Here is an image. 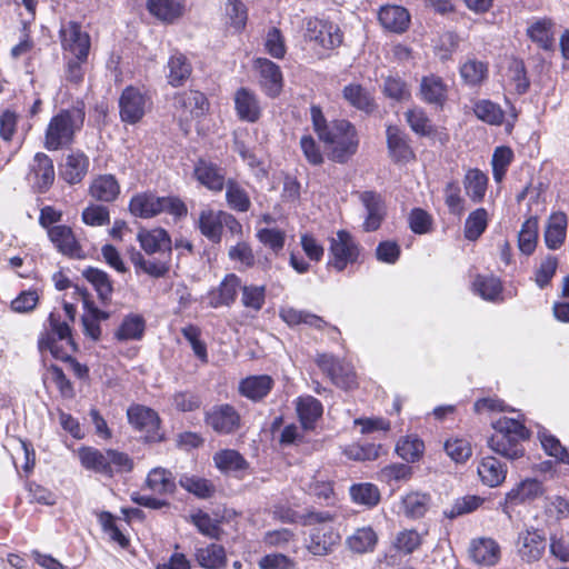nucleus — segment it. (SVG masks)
<instances>
[{
	"label": "nucleus",
	"mask_w": 569,
	"mask_h": 569,
	"mask_svg": "<svg viewBox=\"0 0 569 569\" xmlns=\"http://www.w3.org/2000/svg\"><path fill=\"white\" fill-rule=\"evenodd\" d=\"M129 211L141 219H150L162 212L180 218L188 212L186 204L179 198L159 197L150 191L134 194L130 199Z\"/></svg>",
	"instance_id": "0eeeda50"
},
{
	"label": "nucleus",
	"mask_w": 569,
	"mask_h": 569,
	"mask_svg": "<svg viewBox=\"0 0 569 569\" xmlns=\"http://www.w3.org/2000/svg\"><path fill=\"white\" fill-rule=\"evenodd\" d=\"M513 159V152L509 147H497L493 151L491 166L492 176L496 182H501L507 169Z\"/></svg>",
	"instance_id": "e2e57ef3"
},
{
	"label": "nucleus",
	"mask_w": 569,
	"mask_h": 569,
	"mask_svg": "<svg viewBox=\"0 0 569 569\" xmlns=\"http://www.w3.org/2000/svg\"><path fill=\"white\" fill-rule=\"evenodd\" d=\"M216 467L224 472L244 470L248 467L246 459L236 450L224 449L213 455Z\"/></svg>",
	"instance_id": "09e8293b"
},
{
	"label": "nucleus",
	"mask_w": 569,
	"mask_h": 569,
	"mask_svg": "<svg viewBox=\"0 0 569 569\" xmlns=\"http://www.w3.org/2000/svg\"><path fill=\"white\" fill-rule=\"evenodd\" d=\"M88 156L80 150H71L59 166L60 177L69 184L80 183L89 171Z\"/></svg>",
	"instance_id": "6ab92c4d"
},
{
	"label": "nucleus",
	"mask_w": 569,
	"mask_h": 569,
	"mask_svg": "<svg viewBox=\"0 0 569 569\" xmlns=\"http://www.w3.org/2000/svg\"><path fill=\"white\" fill-rule=\"evenodd\" d=\"M406 119L412 131L420 136H430L435 131L430 119L420 108L408 110L406 113Z\"/></svg>",
	"instance_id": "774afa93"
},
{
	"label": "nucleus",
	"mask_w": 569,
	"mask_h": 569,
	"mask_svg": "<svg viewBox=\"0 0 569 569\" xmlns=\"http://www.w3.org/2000/svg\"><path fill=\"white\" fill-rule=\"evenodd\" d=\"M176 106L189 112L191 117H200L208 110L206 96L197 90L181 92L174 98Z\"/></svg>",
	"instance_id": "4c0bfd02"
},
{
	"label": "nucleus",
	"mask_w": 569,
	"mask_h": 569,
	"mask_svg": "<svg viewBox=\"0 0 569 569\" xmlns=\"http://www.w3.org/2000/svg\"><path fill=\"white\" fill-rule=\"evenodd\" d=\"M146 486L154 493L167 495L174 491L176 481L170 470L156 467L149 471Z\"/></svg>",
	"instance_id": "ea45409f"
},
{
	"label": "nucleus",
	"mask_w": 569,
	"mask_h": 569,
	"mask_svg": "<svg viewBox=\"0 0 569 569\" xmlns=\"http://www.w3.org/2000/svg\"><path fill=\"white\" fill-rule=\"evenodd\" d=\"M82 274L93 286L100 300L108 301L110 299L112 283L107 272L97 268H87Z\"/></svg>",
	"instance_id": "6e6d98bb"
},
{
	"label": "nucleus",
	"mask_w": 569,
	"mask_h": 569,
	"mask_svg": "<svg viewBox=\"0 0 569 569\" xmlns=\"http://www.w3.org/2000/svg\"><path fill=\"white\" fill-rule=\"evenodd\" d=\"M430 505L431 497L428 493L413 491L402 498L401 510L406 517L419 519L427 513Z\"/></svg>",
	"instance_id": "58836bf2"
},
{
	"label": "nucleus",
	"mask_w": 569,
	"mask_h": 569,
	"mask_svg": "<svg viewBox=\"0 0 569 569\" xmlns=\"http://www.w3.org/2000/svg\"><path fill=\"white\" fill-rule=\"evenodd\" d=\"M168 70L169 83L173 87H179L190 77L192 68L186 56L176 52L168 61Z\"/></svg>",
	"instance_id": "37998d69"
},
{
	"label": "nucleus",
	"mask_w": 569,
	"mask_h": 569,
	"mask_svg": "<svg viewBox=\"0 0 569 569\" xmlns=\"http://www.w3.org/2000/svg\"><path fill=\"white\" fill-rule=\"evenodd\" d=\"M241 302L244 308L253 311L262 309L266 301V287L264 286H242L241 284Z\"/></svg>",
	"instance_id": "0e129e2a"
},
{
	"label": "nucleus",
	"mask_w": 569,
	"mask_h": 569,
	"mask_svg": "<svg viewBox=\"0 0 569 569\" xmlns=\"http://www.w3.org/2000/svg\"><path fill=\"white\" fill-rule=\"evenodd\" d=\"M150 106L147 92L133 86L127 87L119 99L120 118L123 122L134 124L139 122Z\"/></svg>",
	"instance_id": "ddd939ff"
},
{
	"label": "nucleus",
	"mask_w": 569,
	"mask_h": 569,
	"mask_svg": "<svg viewBox=\"0 0 569 569\" xmlns=\"http://www.w3.org/2000/svg\"><path fill=\"white\" fill-rule=\"evenodd\" d=\"M340 539L332 526L315 527L310 530L307 549L313 556H327L339 545Z\"/></svg>",
	"instance_id": "a211bd4d"
},
{
	"label": "nucleus",
	"mask_w": 569,
	"mask_h": 569,
	"mask_svg": "<svg viewBox=\"0 0 569 569\" xmlns=\"http://www.w3.org/2000/svg\"><path fill=\"white\" fill-rule=\"evenodd\" d=\"M489 222V214L485 208H478L469 213L465 221V238L476 241L486 231Z\"/></svg>",
	"instance_id": "de8ad7c7"
},
{
	"label": "nucleus",
	"mask_w": 569,
	"mask_h": 569,
	"mask_svg": "<svg viewBox=\"0 0 569 569\" xmlns=\"http://www.w3.org/2000/svg\"><path fill=\"white\" fill-rule=\"evenodd\" d=\"M470 557L481 566H495L500 559V547L491 538H479L470 545Z\"/></svg>",
	"instance_id": "cd10ccee"
},
{
	"label": "nucleus",
	"mask_w": 569,
	"mask_h": 569,
	"mask_svg": "<svg viewBox=\"0 0 569 569\" xmlns=\"http://www.w3.org/2000/svg\"><path fill=\"white\" fill-rule=\"evenodd\" d=\"M448 86L442 78L429 74L425 76L420 82L421 99L436 107H442L447 100Z\"/></svg>",
	"instance_id": "c85d7f7f"
},
{
	"label": "nucleus",
	"mask_w": 569,
	"mask_h": 569,
	"mask_svg": "<svg viewBox=\"0 0 569 569\" xmlns=\"http://www.w3.org/2000/svg\"><path fill=\"white\" fill-rule=\"evenodd\" d=\"M146 329L144 319L139 315L127 316L117 331L114 338L119 341L140 340Z\"/></svg>",
	"instance_id": "c03bdc74"
},
{
	"label": "nucleus",
	"mask_w": 569,
	"mask_h": 569,
	"mask_svg": "<svg viewBox=\"0 0 569 569\" xmlns=\"http://www.w3.org/2000/svg\"><path fill=\"white\" fill-rule=\"evenodd\" d=\"M387 144L390 157L396 162H408L415 157L406 134L396 126L387 128Z\"/></svg>",
	"instance_id": "c756f323"
},
{
	"label": "nucleus",
	"mask_w": 569,
	"mask_h": 569,
	"mask_svg": "<svg viewBox=\"0 0 569 569\" xmlns=\"http://www.w3.org/2000/svg\"><path fill=\"white\" fill-rule=\"evenodd\" d=\"M483 485L495 488L500 486L507 477V467L495 457H485L477 468Z\"/></svg>",
	"instance_id": "2f4dec72"
},
{
	"label": "nucleus",
	"mask_w": 569,
	"mask_h": 569,
	"mask_svg": "<svg viewBox=\"0 0 569 569\" xmlns=\"http://www.w3.org/2000/svg\"><path fill=\"white\" fill-rule=\"evenodd\" d=\"M538 228V219L536 217H530L522 223L518 234V247L521 253L526 256L533 253L537 247Z\"/></svg>",
	"instance_id": "8fccbe9b"
},
{
	"label": "nucleus",
	"mask_w": 569,
	"mask_h": 569,
	"mask_svg": "<svg viewBox=\"0 0 569 569\" xmlns=\"http://www.w3.org/2000/svg\"><path fill=\"white\" fill-rule=\"evenodd\" d=\"M459 74L466 86L480 87L489 77V64L476 57H468L460 63Z\"/></svg>",
	"instance_id": "a878e982"
},
{
	"label": "nucleus",
	"mask_w": 569,
	"mask_h": 569,
	"mask_svg": "<svg viewBox=\"0 0 569 569\" xmlns=\"http://www.w3.org/2000/svg\"><path fill=\"white\" fill-rule=\"evenodd\" d=\"M48 236L54 247L64 256L74 259L84 258L83 249L76 239L70 227L58 224L49 228Z\"/></svg>",
	"instance_id": "412c9836"
},
{
	"label": "nucleus",
	"mask_w": 569,
	"mask_h": 569,
	"mask_svg": "<svg viewBox=\"0 0 569 569\" xmlns=\"http://www.w3.org/2000/svg\"><path fill=\"white\" fill-rule=\"evenodd\" d=\"M78 457L84 469L109 478L133 469L132 459L127 453L113 449L99 450L93 447H81L78 450Z\"/></svg>",
	"instance_id": "39448f33"
},
{
	"label": "nucleus",
	"mask_w": 569,
	"mask_h": 569,
	"mask_svg": "<svg viewBox=\"0 0 569 569\" xmlns=\"http://www.w3.org/2000/svg\"><path fill=\"white\" fill-rule=\"evenodd\" d=\"M296 410L303 429H313L316 421L322 416V403L312 396H301L296 400Z\"/></svg>",
	"instance_id": "f704fd0d"
},
{
	"label": "nucleus",
	"mask_w": 569,
	"mask_h": 569,
	"mask_svg": "<svg viewBox=\"0 0 569 569\" xmlns=\"http://www.w3.org/2000/svg\"><path fill=\"white\" fill-rule=\"evenodd\" d=\"M137 241L146 254H159L158 258L147 259L141 252L131 254V262L136 272H143L153 278L164 277L170 270L172 242L163 228H141L137 233Z\"/></svg>",
	"instance_id": "f03ea898"
},
{
	"label": "nucleus",
	"mask_w": 569,
	"mask_h": 569,
	"mask_svg": "<svg viewBox=\"0 0 569 569\" xmlns=\"http://www.w3.org/2000/svg\"><path fill=\"white\" fill-rule=\"evenodd\" d=\"M234 110L241 121L254 123L260 119L261 106L254 92L240 88L234 93Z\"/></svg>",
	"instance_id": "b1692460"
},
{
	"label": "nucleus",
	"mask_w": 569,
	"mask_h": 569,
	"mask_svg": "<svg viewBox=\"0 0 569 569\" xmlns=\"http://www.w3.org/2000/svg\"><path fill=\"white\" fill-rule=\"evenodd\" d=\"M378 19L383 28L402 32L407 29L410 18L408 11L400 6H383L380 8Z\"/></svg>",
	"instance_id": "c9c22d12"
},
{
	"label": "nucleus",
	"mask_w": 569,
	"mask_h": 569,
	"mask_svg": "<svg viewBox=\"0 0 569 569\" xmlns=\"http://www.w3.org/2000/svg\"><path fill=\"white\" fill-rule=\"evenodd\" d=\"M472 290L482 299L495 301L500 297L502 286L497 277L478 274L472 282Z\"/></svg>",
	"instance_id": "3c124183"
},
{
	"label": "nucleus",
	"mask_w": 569,
	"mask_h": 569,
	"mask_svg": "<svg viewBox=\"0 0 569 569\" xmlns=\"http://www.w3.org/2000/svg\"><path fill=\"white\" fill-rule=\"evenodd\" d=\"M360 251V246L351 233L346 230H339L329 240L327 266L338 272H342L349 264L358 262Z\"/></svg>",
	"instance_id": "1a4fd4ad"
},
{
	"label": "nucleus",
	"mask_w": 569,
	"mask_h": 569,
	"mask_svg": "<svg viewBox=\"0 0 569 569\" xmlns=\"http://www.w3.org/2000/svg\"><path fill=\"white\" fill-rule=\"evenodd\" d=\"M54 177V167L51 158L43 152L36 153L29 173V181L32 188L43 193L52 186Z\"/></svg>",
	"instance_id": "f3484780"
},
{
	"label": "nucleus",
	"mask_w": 569,
	"mask_h": 569,
	"mask_svg": "<svg viewBox=\"0 0 569 569\" xmlns=\"http://www.w3.org/2000/svg\"><path fill=\"white\" fill-rule=\"evenodd\" d=\"M316 362L337 387L350 390L357 386V376L350 363L329 353L318 355Z\"/></svg>",
	"instance_id": "f8f14e48"
},
{
	"label": "nucleus",
	"mask_w": 569,
	"mask_h": 569,
	"mask_svg": "<svg viewBox=\"0 0 569 569\" xmlns=\"http://www.w3.org/2000/svg\"><path fill=\"white\" fill-rule=\"evenodd\" d=\"M475 116L489 126H501L505 121V111L500 104L489 100L479 99L472 107Z\"/></svg>",
	"instance_id": "a19ab883"
},
{
	"label": "nucleus",
	"mask_w": 569,
	"mask_h": 569,
	"mask_svg": "<svg viewBox=\"0 0 569 569\" xmlns=\"http://www.w3.org/2000/svg\"><path fill=\"white\" fill-rule=\"evenodd\" d=\"M546 550V537L542 530L532 526L523 528L518 532L516 551L519 558L532 563L541 559Z\"/></svg>",
	"instance_id": "4468645a"
},
{
	"label": "nucleus",
	"mask_w": 569,
	"mask_h": 569,
	"mask_svg": "<svg viewBox=\"0 0 569 569\" xmlns=\"http://www.w3.org/2000/svg\"><path fill=\"white\" fill-rule=\"evenodd\" d=\"M308 491L311 496L316 497L319 501L325 502L327 506L336 503V493L331 481L322 479L320 476L313 478L309 483Z\"/></svg>",
	"instance_id": "338daca9"
},
{
	"label": "nucleus",
	"mask_w": 569,
	"mask_h": 569,
	"mask_svg": "<svg viewBox=\"0 0 569 569\" xmlns=\"http://www.w3.org/2000/svg\"><path fill=\"white\" fill-rule=\"evenodd\" d=\"M538 438L548 456L556 458L562 463L569 465V450L561 445L558 438L546 429L538 431Z\"/></svg>",
	"instance_id": "4d7b16f0"
},
{
	"label": "nucleus",
	"mask_w": 569,
	"mask_h": 569,
	"mask_svg": "<svg viewBox=\"0 0 569 569\" xmlns=\"http://www.w3.org/2000/svg\"><path fill=\"white\" fill-rule=\"evenodd\" d=\"M443 198L450 213L460 216L463 212L465 199L461 196V189L458 181L451 180L446 183Z\"/></svg>",
	"instance_id": "69168bd1"
},
{
	"label": "nucleus",
	"mask_w": 569,
	"mask_h": 569,
	"mask_svg": "<svg viewBox=\"0 0 569 569\" xmlns=\"http://www.w3.org/2000/svg\"><path fill=\"white\" fill-rule=\"evenodd\" d=\"M179 483L184 490L200 499L210 498L216 491V488L211 481L197 476L183 475L179 479Z\"/></svg>",
	"instance_id": "13d9d810"
},
{
	"label": "nucleus",
	"mask_w": 569,
	"mask_h": 569,
	"mask_svg": "<svg viewBox=\"0 0 569 569\" xmlns=\"http://www.w3.org/2000/svg\"><path fill=\"white\" fill-rule=\"evenodd\" d=\"M305 39L319 57H326L342 43V32L338 24L329 20L310 18L306 22Z\"/></svg>",
	"instance_id": "6e6552de"
},
{
	"label": "nucleus",
	"mask_w": 569,
	"mask_h": 569,
	"mask_svg": "<svg viewBox=\"0 0 569 569\" xmlns=\"http://www.w3.org/2000/svg\"><path fill=\"white\" fill-rule=\"evenodd\" d=\"M568 218L563 212H555L550 216L545 230V243L548 249H559L567 236Z\"/></svg>",
	"instance_id": "72a5a7b5"
},
{
	"label": "nucleus",
	"mask_w": 569,
	"mask_h": 569,
	"mask_svg": "<svg viewBox=\"0 0 569 569\" xmlns=\"http://www.w3.org/2000/svg\"><path fill=\"white\" fill-rule=\"evenodd\" d=\"M463 186L472 202H481L487 192L488 177L479 169H469L465 174Z\"/></svg>",
	"instance_id": "79ce46f5"
},
{
	"label": "nucleus",
	"mask_w": 569,
	"mask_h": 569,
	"mask_svg": "<svg viewBox=\"0 0 569 569\" xmlns=\"http://www.w3.org/2000/svg\"><path fill=\"white\" fill-rule=\"evenodd\" d=\"M194 177L202 186L214 192L221 191L227 183L222 169L206 160L198 161Z\"/></svg>",
	"instance_id": "7c9ffc66"
},
{
	"label": "nucleus",
	"mask_w": 569,
	"mask_h": 569,
	"mask_svg": "<svg viewBox=\"0 0 569 569\" xmlns=\"http://www.w3.org/2000/svg\"><path fill=\"white\" fill-rule=\"evenodd\" d=\"M198 563L207 569H220L226 565V552L222 546L211 543L196 551Z\"/></svg>",
	"instance_id": "49530a36"
},
{
	"label": "nucleus",
	"mask_w": 569,
	"mask_h": 569,
	"mask_svg": "<svg viewBox=\"0 0 569 569\" xmlns=\"http://www.w3.org/2000/svg\"><path fill=\"white\" fill-rule=\"evenodd\" d=\"M61 47L71 57L88 60L91 40L87 31L77 21L62 22L59 30Z\"/></svg>",
	"instance_id": "9b49d317"
},
{
	"label": "nucleus",
	"mask_w": 569,
	"mask_h": 569,
	"mask_svg": "<svg viewBox=\"0 0 569 569\" xmlns=\"http://www.w3.org/2000/svg\"><path fill=\"white\" fill-rule=\"evenodd\" d=\"M545 491L542 481L537 478H525L506 492L503 501L499 502V507L510 518L512 508L532 503L542 497Z\"/></svg>",
	"instance_id": "9d476101"
},
{
	"label": "nucleus",
	"mask_w": 569,
	"mask_h": 569,
	"mask_svg": "<svg viewBox=\"0 0 569 569\" xmlns=\"http://www.w3.org/2000/svg\"><path fill=\"white\" fill-rule=\"evenodd\" d=\"M226 200L229 208L238 212H247L251 207L248 192L233 180L226 183Z\"/></svg>",
	"instance_id": "603ef678"
},
{
	"label": "nucleus",
	"mask_w": 569,
	"mask_h": 569,
	"mask_svg": "<svg viewBox=\"0 0 569 569\" xmlns=\"http://www.w3.org/2000/svg\"><path fill=\"white\" fill-rule=\"evenodd\" d=\"M241 288V280L234 273L227 274L220 284L208 292V305L211 308L230 307Z\"/></svg>",
	"instance_id": "4be33fe9"
},
{
	"label": "nucleus",
	"mask_w": 569,
	"mask_h": 569,
	"mask_svg": "<svg viewBox=\"0 0 569 569\" xmlns=\"http://www.w3.org/2000/svg\"><path fill=\"white\" fill-rule=\"evenodd\" d=\"M129 422L139 431L144 433L148 441L161 439L159 433L160 420L158 413L144 406H131L127 411Z\"/></svg>",
	"instance_id": "2eb2a0df"
},
{
	"label": "nucleus",
	"mask_w": 569,
	"mask_h": 569,
	"mask_svg": "<svg viewBox=\"0 0 569 569\" xmlns=\"http://www.w3.org/2000/svg\"><path fill=\"white\" fill-rule=\"evenodd\" d=\"M378 541L377 533L371 527L358 528L347 538V545L353 552L365 553L372 551Z\"/></svg>",
	"instance_id": "a18cd8bd"
},
{
	"label": "nucleus",
	"mask_w": 569,
	"mask_h": 569,
	"mask_svg": "<svg viewBox=\"0 0 569 569\" xmlns=\"http://www.w3.org/2000/svg\"><path fill=\"white\" fill-rule=\"evenodd\" d=\"M48 321L49 329L42 332L38 340L39 350L49 351L53 358L61 361L70 360L77 347L69 323L61 320L60 313L56 311L50 312Z\"/></svg>",
	"instance_id": "423d86ee"
},
{
	"label": "nucleus",
	"mask_w": 569,
	"mask_h": 569,
	"mask_svg": "<svg viewBox=\"0 0 569 569\" xmlns=\"http://www.w3.org/2000/svg\"><path fill=\"white\" fill-rule=\"evenodd\" d=\"M279 316L288 326L291 327L307 325L311 328L321 330L328 325L320 316L307 310L296 309L293 307L281 308Z\"/></svg>",
	"instance_id": "e433bc0d"
},
{
	"label": "nucleus",
	"mask_w": 569,
	"mask_h": 569,
	"mask_svg": "<svg viewBox=\"0 0 569 569\" xmlns=\"http://www.w3.org/2000/svg\"><path fill=\"white\" fill-rule=\"evenodd\" d=\"M343 98L355 108L363 111H370L373 107L370 93L360 84L351 83L345 87Z\"/></svg>",
	"instance_id": "680f3d73"
},
{
	"label": "nucleus",
	"mask_w": 569,
	"mask_h": 569,
	"mask_svg": "<svg viewBox=\"0 0 569 569\" xmlns=\"http://www.w3.org/2000/svg\"><path fill=\"white\" fill-rule=\"evenodd\" d=\"M89 194L100 202H113L120 194V184L113 174H99L90 182Z\"/></svg>",
	"instance_id": "393cba45"
},
{
	"label": "nucleus",
	"mask_w": 569,
	"mask_h": 569,
	"mask_svg": "<svg viewBox=\"0 0 569 569\" xmlns=\"http://www.w3.org/2000/svg\"><path fill=\"white\" fill-rule=\"evenodd\" d=\"M256 68L259 70L262 90L271 98L277 97L282 89V73L279 66L266 58H258Z\"/></svg>",
	"instance_id": "5701e85b"
},
{
	"label": "nucleus",
	"mask_w": 569,
	"mask_h": 569,
	"mask_svg": "<svg viewBox=\"0 0 569 569\" xmlns=\"http://www.w3.org/2000/svg\"><path fill=\"white\" fill-rule=\"evenodd\" d=\"M148 9L163 21H173L182 14L183 6L177 0H148Z\"/></svg>",
	"instance_id": "864d4df0"
},
{
	"label": "nucleus",
	"mask_w": 569,
	"mask_h": 569,
	"mask_svg": "<svg viewBox=\"0 0 569 569\" xmlns=\"http://www.w3.org/2000/svg\"><path fill=\"white\" fill-rule=\"evenodd\" d=\"M493 435L488 439V447L496 453L516 460L525 455L521 440L528 437L526 427L518 420L500 418L492 423Z\"/></svg>",
	"instance_id": "7ed1b4c3"
},
{
	"label": "nucleus",
	"mask_w": 569,
	"mask_h": 569,
	"mask_svg": "<svg viewBox=\"0 0 569 569\" xmlns=\"http://www.w3.org/2000/svg\"><path fill=\"white\" fill-rule=\"evenodd\" d=\"M273 387V380L268 375L250 376L242 379L239 383V392L241 396L259 401L267 397Z\"/></svg>",
	"instance_id": "473e14b6"
},
{
	"label": "nucleus",
	"mask_w": 569,
	"mask_h": 569,
	"mask_svg": "<svg viewBox=\"0 0 569 569\" xmlns=\"http://www.w3.org/2000/svg\"><path fill=\"white\" fill-rule=\"evenodd\" d=\"M310 114L313 130L330 159L343 163L357 152L359 139L356 128L349 121L342 119L328 122L318 106L310 108Z\"/></svg>",
	"instance_id": "f257e3e1"
},
{
	"label": "nucleus",
	"mask_w": 569,
	"mask_h": 569,
	"mask_svg": "<svg viewBox=\"0 0 569 569\" xmlns=\"http://www.w3.org/2000/svg\"><path fill=\"white\" fill-rule=\"evenodd\" d=\"M256 237L263 247L274 254L282 251L287 239L286 231L278 228H261L257 231Z\"/></svg>",
	"instance_id": "052dcab7"
},
{
	"label": "nucleus",
	"mask_w": 569,
	"mask_h": 569,
	"mask_svg": "<svg viewBox=\"0 0 569 569\" xmlns=\"http://www.w3.org/2000/svg\"><path fill=\"white\" fill-rule=\"evenodd\" d=\"M425 451V443L417 436H407L401 438L397 446L396 452L407 462L418 461Z\"/></svg>",
	"instance_id": "5fc2aeb1"
},
{
	"label": "nucleus",
	"mask_w": 569,
	"mask_h": 569,
	"mask_svg": "<svg viewBox=\"0 0 569 569\" xmlns=\"http://www.w3.org/2000/svg\"><path fill=\"white\" fill-rule=\"evenodd\" d=\"M350 496L355 503L375 507L380 501V492L372 483H357L350 487Z\"/></svg>",
	"instance_id": "bf43d9fd"
},
{
	"label": "nucleus",
	"mask_w": 569,
	"mask_h": 569,
	"mask_svg": "<svg viewBox=\"0 0 569 569\" xmlns=\"http://www.w3.org/2000/svg\"><path fill=\"white\" fill-rule=\"evenodd\" d=\"M359 199L366 209L362 228L367 232L380 228L387 213L386 202L382 196L376 191L367 190L359 193Z\"/></svg>",
	"instance_id": "dca6fc26"
},
{
	"label": "nucleus",
	"mask_w": 569,
	"mask_h": 569,
	"mask_svg": "<svg viewBox=\"0 0 569 569\" xmlns=\"http://www.w3.org/2000/svg\"><path fill=\"white\" fill-rule=\"evenodd\" d=\"M84 122V111L80 107L61 110L49 121L43 146L49 151H56L72 144L74 134Z\"/></svg>",
	"instance_id": "20e7f679"
},
{
	"label": "nucleus",
	"mask_w": 569,
	"mask_h": 569,
	"mask_svg": "<svg viewBox=\"0 0 569 569\" xmlns=\"http://www.w3.org/2000/svg\"><path fill=\"white\" fill-rule=\"evenodd\" d=\"M222 210L203 209L199 213L197 226L200 233L212 243H219L222 237Z\"/></svg>",
	"instance_id": "bb28decb"
},
{
	"label": "nucleus",
	"mask_w": 569,
	"mask_h": 569,
	"mask_svg": "<svg viewBox=\"0 0 569 569\" xmlns=\"http://www.w3.org/2000/svg\"><path fill=\"white\" fill-rule=\"evenodd\" d=\"M206 422L218 433H231L240 426V416L230 405L216 406L206 415Z\"/></svg>",
	"instance_id": "aec40b11"
}]
</instances>
